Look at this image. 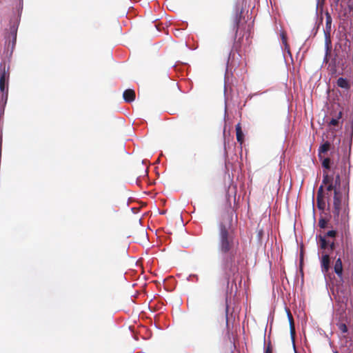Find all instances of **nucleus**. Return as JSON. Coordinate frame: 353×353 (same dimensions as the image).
Returning <instances> with one entry per match:
<instances>
[{
	"instance_id": "nucleus-1",
	"label": "nucleus",
	"mask_w": 353,
	"mask_h": 353,
	"mask_svg": "<svg viewBox=\"0 0 353 353\" xmlns=\"http://www.w3.org/2000/svg\"><path fill=\"white\" fill-rule=\"evenodd\" d=\"M239 240L230 226L223 223L219 225L218 248L223 254H227L223 261V270L225 278L229 282L230 277L238 272L234 262L235 249L239 246Z\"/></svg>"
},
{
	"instance_id": "nucleus-2",
	"label": "nucleus",
	"mask_w": 353,
	"mask_h": 353,
	"mask_svg": "<svg viewBox=\"0 0 353 353\" xmlns=\"http://www.w3.org/2000/svg\"><path fill=\"white\" fill-rule=\"evenodd\" d=\"M243 11H237L233 19V26L235 30V36L232 48L229 53L227 65L228 68H236L240 65L241 55V40L244 34H241V30L245 28L246 22L242 21Z\"/></svg>"
},
{
	"instance_id": "nucleus-3",
	"label": "nucleus",
	"mask_w": 353,
	"mask_h": 353,
	"mask_svg": "<svg viewBox=\"0 0 353 353\" xmlns=\"http://www.w3.org/2000/svg\"><path fill=\"white\" fill-rule=\"evenodd\" d=\"M9 76V72L6 71V65L4 64L3 68L1 69V73L0 76V90L2 92V99L5 98V100H7L8 98V85Z\"/></svg>"
},
{
	"instance_id": "nucleus-4",
	"label": "nucleus",
	"mask_w": 353,
	"mask_h": 353,
	"mask_svg": "<svg viewBox=\"0 0 353 353\" xmlns=\"http://www.w3.org/2000/svg\"><path fill=\"white\" fill-rule=\"evenodd\" d=\"M331 25H332V17L330 14L327 12L326 13V21H325V47H327V50H329V46L331 45V39H330V31H331Z\"/></svg>"
},
{
	"instance_id": "nucleus-5",
	"label": "nucleus",
	"mask_w": 353,
	"mask_h": 353,
	"mask_svg": "<svg viewBox=\"0 0 353 353\" xmlns=\"http://www.w3.org/2000/svg\"><path fill=\"white\" fill-rule=\"evenodd\" d=\"M341 194L337 189H334V201H333V213L335 216H339L341 210Z\"/></svg>"
},
{
	"instance_id": "nucleus-6",
	"label": "nucleus",
	"mask_w": 353,
	"mask_h": 353,
	"mask_svg": "<svg viewBox=\"0 0 353 353\" xmlns=\"http://www.w3.org/2000/svg\"><path fill=\"white\" fill-rule=\"evenodd\" d=\"M123 97L126 103H131L135 100L136 94L134 90L127 89L123 92Z\"/></svg>"
},
{
	"instance_id": "nucleus-7",
	"label": "nucleus",
	"mask_w": 353,
	"mask_h": 353,
	"mask_svg": "<svg viewBox=\"0 0 353 353\" xmlns=\"http://www.w3.org/2000/svg\"><path fill=\"white\" fill-rule=\"evenodd\" d=\"M330 256L328 254H325L321 259V268L323 272H327L330 269Z\"/></svg>"
},
{
	"instance_id": "nucleus-8",
	"label": "nucleus",
	"mask_w": 353,
	"mask_h": 353,
	"mask_svg": "<svg viewBox=\"0 0 353 353\" xmlns=\"http://www.w3.org/2000/svg\"><path fill=\"white\" fill-rule=\"evenodd\" d=\"M236 140L238 143L242 144L244 141V134L242 131L241 125L240 123H237L235 126Z\"/></svg>"
},
{
	"instance_id": "nucleus-9",
	"label": "nucleus",
	"mask_w": 353,
	"mask_h": 353,
	"mask_svg": "<svg viewBox=\"0 0 353 353\" xmlns=\"http://www.w3.org/2000/svg\"><path fill=\"white\" fill-rule=\"evenodd\" d=\"M334 272L339 276H341L343 274V264L342 261L340 258H339L334 264Z\"/></svg>"
},
{
	"instance_id": "nucleus-10",
	"label": "nucleus",
	"mask_w": 353,
	"mask_h": 353,
	"mask_svg": "<svg viewBox=\"0 0 353 353\" xmlns=\"http://www.w3.org/2000/svg\"><path fill=\"white\" fill-rule=\"evenodd\" d=\"M336 84L339 88H341L346 90H349L350 88V84L348 81L343 77H340L337 79Z\"/></svg>"
},
{
	"instance_id": "nucleus-11",
	"label": "nucleus",
	"mask_w": 353,
	"mask_h": 353,
	"mask_svg": "<svg viewBox=\"0 0 353 353\" xmlns=\"http://www.w3.org/2000/svg\"><path fill=\"white\" fill-rule=\"evenodd\" d=\"M316 205L320 210H325L327 205L324 196L316 198Z\"/></svg>"
},
{
	"instance_id": "nucleus-12",
	"label": "nucleus",
	"mask_w": 353,
	"mask_h": 353,
	"mask_svg": "<svg viewBox=\"0 0 353 353\" xmlns=\"http://www.w3.org/2000/svg\"><path fill=\"white\" fill-rule=\"evenodd\" d=\"M288 317L290 325V332L292 334H294L295 327H294V319H293V316L290 310L288 311Z\"/></svg>"
},
{
	"instance_id": "nucleus-13",
	"label": "nucleus",
	"mask_w": 353,
	"mask_h": 353,
	"mask_svg": "<svg viewBox=\"0 0 353 353\" xmlns=\"http://www.w3.org/2000/svg\"><path fill=\"white\" fill-rule=\"evenodd\" d=\"M281 37L282 43L285 46V50H286L288 53H290V46H289V45L288 43V41H287L286 33L285 32H282L281 33Z\"/></svg>"
},
{
	"instance_id": "nucleus-14",
	"label": "nucleus",
	"mask_w": 353,
	"mask_h": 353,
	"mask_svg": "<svg viewBox=\"0 0 353 353\" xmlns=\"http://www.w3.org/2000/svg\"><path fill=\"white\" fill-rule=\"evenodd\" d=\"M342 114H343L342 112L340 111L338 113V115L336 117V118H332L330 120V121L329 123L330 125H337L339 124V119H341L342 117Z\"/></svg>"
},
{
	"instance_id": "nucleus-15",
	"label": "nucleus",
	"mask_w": 353,
	"mask_h": 353,
	"mask_svg": "<svg viewBox=\"0 0 353 353\" xmlns=\"http://www.w3.org/2000/svg\"><path fill=\"white\" fill-rule=\"evenodd\" d=\"M330 148V143L328 141L325 142L319 150V153H325Z\"/></svg>"
},
{
	"instance_id": "nucleus-16",
	"label": "nucleus",
	"mask_w": 353,
	"mask_h": 353,
	"mask_svg": "<svg viewBox=\"0 0 353 353\" xmlns=\"http://www.w3.org/2000/svg\"><path fill=\"white\" fill-rule=\"evenodd\" d=\"M320 247L321 249H325L327 247L328 242L325 239V236L319 235V236Z\"/></svg>"
},
{
	"instance_id": "nucleus-17",
	"label": "nucleus",
	"mask_w": 353,
	"mask_h": 353,
	"mask_svg": "<svg viewBox=\"0 0 353 353\" xmlns=\"http://www.w3.org/2000/svg\"><path fill=\"white\" fill-rule=\"evenodd\" d=\"M264 353H272V346L270 341H269L267 343L265 347Z\"/></svg>"
},
{
	"instance_id": "nucleus-18",
	"label": "nucleus",
	"mask_w": 353,
	"mask_h": 353,
	"mask_svg": "<svg viewBox=\"0 0 353 353\" xmlns=\"http://www.w3.org/2000/svg\"><path fill=\"white\" fill-rule=\"evenodd\" d=\"M330 159L329 158H325L322 163V165L323 168L326 169L330 168Z\"/></svg>"
},
{
	"instance_id": "nucleus-19",
	"label": "nucleus",
	"mask_w": 353,
	"mask_h": 353,
	"mask_svg": "<svg viewBox=\"0 0 353 353\" xmlns=\"http://www.w3.org/2000/svg\"><path fill=\"white\" fill-rule=\"evenodd\" d=\"M326 225H327V221L323 218L320 219L319 221V226L321 228H325L326 227Z\"/></svg>"
},
{
	"instance_id": "nucleus-20",
	"label": "nucleus",
	"mask_w": 353,
	"mask_h": 353,
	"mask_svg": "<svg viewBox=\"0 0 353 353\" xmlns=\"http://www.w3.org/2000/svg\"><path fill=\"white\" fill-rule=\"evenodd\" d=\"M323 186L321 185L318 190L316 198L323 197Z\"/></svg>"
},
{
	"instance_id": "nucleus-21",
	"label": "nucleus",
	"mask_w": 353,
	"mask_h": 353,
	"mask_svg": "<svg viewBox=\"0 0 353 353\" xmlns=\"http://www.w3.org/2000/svg\"><path fill=\"white\" fill-rule=\"evenodd\" d=\"M336 235V232L335 230H330L324 236L325 237H335Z\"/></svg>"
},
{
	"instance_id": "nucleus-22",
	"label": "nucleus",
	"mask_w": 353,
	"mask_h": 353,
	"mask_svg": "<svg viewBox=\"0 0 353 353\" xmlns=\"http://www.w3.org/2000/svg\"><path fill=\"white\" fill-rule=\"evenodd\" d=\"M228 301V299L226 298V301ZM228 310H229V307H228V303L226 302V306H225V319H226V325L228 326Z\"/></svg>"
},
{
	"instance_id": "nucleus-23",
	"label": "nucleus",
	"mask_w": 353,
	"mask_h": 353,
	"mask_svg": "<svg viewBox=\"0 0 353 353\" xmlns=\"http://www.w3.org/2000/svg\"><path fill=\"white\" fill-rule=\"evenodd\" d=\"M339 329L340 330L343 332V333H345L347 332V327L346 326L345 324L344 323H342L339 325Z\"/></svg>"
},
{
	"instance_id": "nucleus-24",
	"label": "nucleus",
	"mask_w": 353,
	"mask_h": 353,
	"mask_svg": "<svg viewBox=\"0 0 353 353\" xmlns=\"http://www.w3.org/2000/svg\"><path fill=\"white\" fill-rule=\"evenodd\" d=\"M340 183H341L340 175L337 174L336 176V179H335L334 186L340 185Z\"/></svg>"
},
{
	"instance_id": "nucleus-25",
	"label": "nucleus",
	"mask_w": 353,
	"mask_h": 353,
	"mask_svg": "<svg viewBox=\"0 0 353 353\" xmlns=\"http://www.w3.org/2000/svg\"><path fill=\"white\" fill-rule=\"evenodd\" d=\"M323 183L327 184L330 183V179L327 174L323 176Z\"/></svg>"
},
{
	"instance_id": "nucleus-26",
	"label": "nucleus",
	"mask_w": 353,
	"mask_h": 353,
	"mask_svg": "<svg viewBox=\"0 0 353 353\" xmlns=\"http://www.w3.org/2000/svg\"><path fill=\"white\" fill-rule=\"evenodd\" d=\"M331 45L329 46V50H327V48H326V54H325V59H324V61L325 62H327L328 61V59H327V56L328 54H330V47Z\"/></svg>"
},
{
	"instance_id": "nucleus-27",
	"label": "nucleus",
	"mask_w": 353,
	"mask_h": 353,
	"mask_svg": "<svg viewBox=\"0 0 353 353\" xmlns=\"http://www.w3.org/2000/svg\"><path fill=\"white\" fill-rule=\"evenodd\" d=\"M334 189H336V186H334L332 183L329 184V185L327 187V191L334 190Z\"/></svg>"
},
{
	"instance_id": "nucleus-28",
	"label": "nucleus",
	"mask_w": 353,
	"mask_h": 353,
	"mask_svg": "<svg viewBox=\"0 0 353 353\" xmlns=\"http://www.w3.org/2000/svg\"><path fill=\"white\" fill-rule=\"evenodd\" d=\"M334 248H335V244L334 242H332L330 244V250H333Z\"/></svg>"
},
{
	"instance_id": "nucleus-29",
	"label": "nucleus",
	"mask_w": 353,
	"mask_h": 353,
	"mask_svg": "<svg viewBox=\"0 0 353 353\" xmlns=\"http://www.w3.org/2000/svg\"><path fill=\"white\" fill-rule=\"evenodd\" d=\"M319 3H320V0H318V4H319Z\"/></svg>"
},
{
	"instance_id": "nucleus-30",
	"label": "nucleus",
	"mask_w": 353,
	"mask_h": 353,
	"mask_svg": "<svg viewBox=\"0 0 353 353\" xmlns=\"http://www.w3.org/2000/svg\"><path fill=\"white\" fill-rule=\"evenodd\" d=\"M334 353H339L338 352H335Z\"/></svg>"
},
{
	"instance_id": "nucleus-31",
	"label": "nucleus",
	"mask_w": 353,
	"mask_h": 353,
	"mask_svg": "<svg viewBox=\"0 0 353 353\" xmlns=\"http://www.w3.org/2000/svg\"><path fill=\"white\" fill-rule=\"evenodd\" d=\"M322 1L323 2V1H324V0H322Z\"/></svg>"
}]
</instances>
